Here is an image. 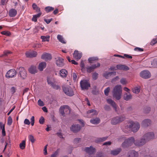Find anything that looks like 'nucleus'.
Masks as SVG:
<instances>
[{
	"mask_svg": "<svg viewBox=\"0 0 157 157\" xmlns=\"http://www.w3.org/2000/svg\"><path fill=\"white\" fill-rule=\"evenodd\" d=\"M28 71L32 74H35L37 72L36 67L34 65L31 66L29 69Z\"/></svg>",
	"mask_w": 157,
	"mask_h": 157,
	"instance_id": "b1692460",
	"label": "nucleus"
},
{
	"mask_svg": "<svg viewBox=\"0 0 157 157\" xmlns=\"http://www.w3.org/2000/svg\"><path fill=\"white\" fill-rule=\"evenodd\" d=\"M85 151L86 152L89 154H91L95 152V149L92 146H90V147H86L85 149Z\"/></svg>",
	"mask_w": 157,
	"mask_h": 157,
	"instance_id": "4be33fe9",
	"label": "nucleus"
},
{
	"mask_svg": "<svg viewBox=\"0 0 157 157\" xmlns=\"http://www.w3.org/2000/svg\"><path fill=\"white\" fill-rule=\"evenodd\" d=\"M16 71L13 69H11L7 72L6 75V76L7 78H11L15 76L16 75Z\"/></svg>",
	"mask_w": 157,
	"mask_h": 157,
	"instance_id": "ddd939ff",
	"label": "nucleus"
},
{
	"mask_svg": "<svg viewBox=\"0 0 157 157\" xmlns=\"http://www.w3.org/2000/svg\"><path fill=\"white\" fill-rule=\"evenodd\" d=\"M24 123L25 124L29 125L30 124V122L29 120L27 119H26L24 121Z\"/></svg>",
	"mask_w": 157,
	"mask_h": 157,
	"instance_id": "4d7b16f0",
	"label": "nucleus"
},
{
	"mask_svg": "<svg viewBox=\"0 0 157 157\" xmlns=\"http://www.w3.org/2000/svg\"><path fill=\"white\" fill-rule=\"evenodd\" d=\"M142 124L144 127L148 126L151 124V121L149 119H145L142 122Z\"/></svg>",
	"mask_w": 157,
	"mask_h": 157,
	"instance_id": "cd10ccee",
	"label": "nucleus"
},
{
	"mask_svg": "<svg viewBox=\"0 0 157 157\" xmlns=\"http://www.w3.org/2000/svg\"><path fill=\"white\" fill-rule=\"evenodd\" d=\"M80 127L78 124H75L72 125L70 128V129L71 131L75 132L80 130Z\"/></svg>",
	"mask_w": 157,
	"mask_h": 157,
	"instance_id": "aec40b11",
	"label": "nucleus"
},
{
	"mask_svg": "<svg viewBox=\"0 0 157 157\" xmlns=\"http://www.w3.org/2000/svg\"><path fill=\"white\" fill-rule=\"evenodd\" d=\"M41 13H40L34 15L32 18V21L34 22L36 21H37V18L40 16Z\"/></svg>",
	"mask_w": 157,
	"mask_h": 157,
	"instance_id": "e433bc0d",
	"label": "nucleus"
},
{
	"mask_svg": "<svg viewBox=\"0 0 157 157\" xmlns=\"http://www.w3.org/2000/svg\"><path fill=\"white\" fill-rule=\"evenodd\" d=\"M116 72H105L103 76L106 78H108L112 74H113L114 75H116Z\"/></svg>",
	"mask_w": 157,
	"mask_h": 157,
	"instance_id": "c756f323",
	"label": "nucleus"
},
{
	"mask_svg": "<svg viewBox=\"0 0 157 157\" xmlns=\"http://www.w3.org/2000/svg\"><path fill=\"white\" fill-rule=\"evenodd\" d=\"M119 79V77L118 76H117L114 78H113L111 80V82H114L118 80Z\"/></svg>",
	"mask_w": 157,
	"mask_h": 157,
	"instance_id": "13d9d810",
	"label": "nucleus"
},
{
	"mask_svg": "<svg viewBox=\"0 0 157 157\" xmlns=\"http://www.w3.org/2000/svg\"><path fill=\"white\" fill-rule=\"evenodd\" d=\"M122 88L120 85H117L113 88L112 94L113 98L117 100H119L121 98L122 94Z\"/></svg>",
	"mask_w": 157,
	"mask_h": 157,
	"instance_id": "f03ea898",
	"label": "nucleus"
},
{
	"mask_svg": "<svg viewBox=\"0 0 157 157\" xmlns=\"http://www.w3.org/2000/svg\"><path fill=\"white\" fill-rule=\"evenodd\" d=\"M140 87H135L132 90V91L133 93L137 94L140 92Z\"/></svg>",
	"mask_w": 157,
	"mask_h": 157,
	"instance_id": "58836bf2",
	"label": "nucleus"
},
{
	"mask_svg": "<svg viewBox=\"0 0 157 157\" xmlns=\"http://www.w3.org/2000/svg\"><path fill=\"white\" fill-rule=\"evenodd\" d=\"M140 125L137 122H133L132 121H130L128 123L127 125L125 127L126 130H124V131L128 132L130 129L134 132H136L139 129Z\"/></svg>",
	"mask_w": 157,
	"mask_h": 157,
	"instance_id": "f257e3e1",
	"label": "nucleus"
},
{
	"mask_svg": "<svg viewBox=\"0 0 157 157\" xmlns=\"http://www.w3.org/2000/svg\"><path fill=\"white\" fill-rule=\"evenodd\" d=\"M17 13V11L15 9H12L10 10L9 14L10 17H14L16 15Z\"/></svg>",
	"mask_w": 157,
	"mask_h": 157,
	"instance_id": "7c9ffc66",
	"label": "nucleus"
},
{
	"mask_svg": "<svg viewBox=\"0 0 157 157\" xmlns=\"http://www.w3.org/2000/svg\"><path fill=\"white\" fill-rule=\"evenodd\" d=\"M25 140H22L21 142L19 144L20 148L22 149H24L25 147Z\"/></svg>",
	"mask_w": 157,
	"mask_h": 157,
	"instance_id": "ea45409f",
	"label": "nucleus"
},
{
	"mask_svg": "<svg viewBox=\"0 0 157 157\" xmlns=\"http://www.w3.org/2000/svg\"><path fill=\"white\" fill-rule=\"evenodd\" d=\"M100 122V120L99 118L96 117L93 118L90 120V122L94 124H98Z\"/></svg>",
	"mask_w": 157,
	"mask_h": 157,
	"instance_id": "bb28decb",
	"label": "nucleus"
},
{
	"mask_svg": "<svg viewBox=\"0 0 157 157\" xmlns=\"http://www.w3.org/2000/svg\"><path fill=\"white\" fill-rule=\"evenodd\" d=\"M32 7L37 12H40V8L37 7V5L36 4H33L32 5Z\"/></svg>",
	"mask_w": 157,
	"mask_h": 157,
	"instance_id": "c03bdc74",
	"label": "nucleus"
},
{
	"mask_svg": "<svg viewBox=\"0 0 157 157\" xmlns=\"http://www.w3.org/2000/svg\"><path fill=\"white\" fill-rule=\"evenodd\" d=\"M109 69L111 70H116L118 69L117 68V66H112L110 67Z\"/></svg>",
	"mask_w": 157,
	"mask_h": 157,
	"instance_id": "0e129e2a",
	"label": "nucleus"
},
{
	"mask_svg": "<svg viewBox=\"0 0 157 157\" xmlns=\"http://www.w3.org/2000/svg\"><path fill=\"white\" fill-rule=\"evenodd\" d=\"M58 155V151H56L53 154H52L51 157H57Z\"/></svg>",
	"mask_w": 157,
	"mask_h": 157,
	"instance_id": "de8ad7c7",
	"label": "nucleus"
},
{
	"mask_svg": "<svg viewBox=\"0 0 157 157\" xmlns=\"http://www.w3.org/2000/svg\"><path fill=\"white\" fill-rule=\"evenodd\" d=\"M56 64L59 67H63L64 65L63 59L60 57H57L56 58Z\"/></svg>",
	"mask_w": 157,
	"mask_h": 157,
	"instance_id": "dca6fc26",
	"label": "nucleus"
},
{
	"mask_svg": "<svg viewBox=\"0 0 157 157\" xmlns=\"http://www.w3.org/2000/svg\"><path fill=\"white\" fill-rule=\"evenodd\" d=\"M117 68L118 69L127 71L129 69V68L127 66L123 65L118 64L117 65Z\"/></svg>",
	"mask_w": 157,
	"mask_h": 157,
	"instance_id": "a878e982",
	"label": "nucleus"
},
{
	"mask_svg": "<svg viewBox=\"0 0 157 157\" xmlns=\"http://www.w3.org/2000/svg\"><path fill=\"white\" fill-rule=\"evenodd\" d=\"M28 138L29 140L32 143H34L35 141V139H34L33 136L31 135H30L29 136Z\"/></svg>",
	"mask_w": 157,
	"mask_h": 157,
	"instance_id": "37998d69",
	"label": "nucleus"
},
{
	"mask_svg": "<svg viewBox=\"0 0 157 157\" xmlns=\"http://www.w3.org/2000/svg\"><path fill=\"white\" fill-rule=\"evenodd\" d=\"M59 111L60 113L63 116L65 114H69L70 112L69 107L67 105L61 106L59 108Z\"/></svg>",
	"mask_w": 157,
	"mask_h": 157,
	"instance_id": "0eeeda50",
	"label": "nucleus"
},
{
	"mask_svg": "<svg viewBox=\"0 0 157 157\" xmlns=\"http://www.w3.org/2000/svg\"><path fill=\"white\" fill-rule=\"evenodd\" d=\"M98 73H94L92 75L93 78L94 80L98 78Z\"/></svg>",
	"mask_w": 157,
	"mask_h": 157,
	"instance_id": "6e6d98bb",
	"label": "nucleus"
},
{
	"mask_svg": "<svg viewBox=\"0 0 157 157\" xmlns=\"http://www.w3.org/2000/svg\"><path fill=\"white\" fill-rule=\"evenodd\" d=\"M1 34L7 36H10V33L8 31H3L1 33Z\"/></svg>",
	"mask_w": 157,
	"mask_h": 157,
	"instance_id": "49530a36",
	"label": "nucleus"
},
{
	"mask_svg": "<svg viewBox=\"0 0 157 157\" xmlns=\"http://www.w3.org/2000/svg\"><path fill=\"white\" fill-rule=\"evenodd\" d=\"M120 82L123 85H126L128 83V82L125 78H123L120 79Z\"/></svg>",
	"mask_w": 157,
	"mask_h": 157,
	"instance_id": "4c0bfd02",
	"label": "nucleus"
},
{
	"mask_svg": "<svg viewBox=\"0 0 157 157\" xmlns=\"http://www.w3.org/2000/svg\"><path fill=\"white\" fill-rule=\"evenodd\" d=\"M72 76L73 79L74 81H76L77 79V75L76 73L75 72H74L72 74Z\"/></svg>",
	"mask_w": 157,
	"mask_h": 157,
	"instance_id": "09e8293b",
	"label": "nucleus"
},
{
	"mask_svg": "<svg viewBox=\"0 0 157 157\" xmlns=\"http://www.w3.org/2000/svg\"><path fill=\"white\" fill-rule=\"evenodd\" d=\"M100 65V64L99 63H98L97 65L96 64H94L91 66L88 67H86V71L87 72L90 73L94 69L99 67Z\"/></svg>",
	"mask_w": 157,
	"mask_h": 157,
	"instance_id": "f3484780",
	"label": "nucleus"
},
{
	"mask_svg": "<svg viewBox=\"0 0 157 157\" xmlns=\"http://www.w3.org/2000/svg\"><path fill=\"white\" fill-rule=\"evenodd\" d=\"M19 75L22 79H24L26 77V72L23 67H20L19 68Z\"/></svg>",
	"mask_w": 157,
	"mask_h": 157,
	"instance_id": "4468645a",
	"label": "nucleus"
},
{
	"mask_svg": "<svg viewBox=\"0 0 157 157\" xmlns=\"http://www.w3.org/2000/svg\"><path fill=\"white\" fill-rule=\"evenodd\" d=\"M40 38L42 39L43 42L48 41L49 40L50 36H41Z\"/></svg>",
	"mask_w": 157,
	"mask_h": 157,
	"instance_id": "f704fd0d",
	"label": "nucleus"
},
{
	"mask_svg": "<svg viewBox=\"0 0 157 157\" xmlns=\"http://www.w3.org/2000/svg\"><path fill=\"white\" fill-rule=\"evenodd\" d=\"M134 50L137 51H142L143 49L142 48H136L134 49Z\"/></svg>",
	"mask_w": 157,
	"mask_h": 157,
	"instance_id": "338daca9",
	"label": "nucleus"
},
{
	"mask_svg": "<svg viewBox=\"0 0 157 157\" xmlns=\"http://www.w3.org/2000/svg\"><path fill=\"white\" fill-rule=\"evenodd\" d=\"M132 153H133V155H132V156L134 155L135 157H136L138 155V153L136 151H132Z\"/></svg>",
	"mask_w": 157,
	"mask_h": 157,
	"instance_id": "774afa93",
	"label": "nucleus"
},
{
	"mask_svg": "<svg viewBox=\"0 0 157 157\" xmlns=\"http://www.w3.org/2000/svg\"><path fill=\"white\" fill-rule=\"evenodd\" d=\"M82 53L77 50H75L73 53V57L76 60L80 59L82 57Z\"/></svg>",
	"mask_w": 157,
	"mask_h": 157,
	"instance_id": "2eb2a0df",
	"label": "nucleus"
},
{
	"mask_svg": "<svg viewBox=\"0 0 157 157\" xmlns=\"http://www.w3.org/2000/svg\"><path fill=\"white\" fill-rule=\"evenodd\" d=\"M121 149L120 148L113 150L111 151V154L113 155H116L118 154L121 151Z\"/></svg>",
	"mask_w": 157,
	"mask_h": 157,
	"instance_id": "2f4dec72",
	"label": "nucleus"
},
{
	"mask_svg": "<svg viewBox=\"0 0 157 157\" xmlns=\"http://www.w3.org/2000/svg\"><path fill=\"white\" fill-rule=\"evenodd\" d=\"M80 85L82 89L88 90L90 86V85L88 80L83 79L80 82Z\"/></svg>",
	"mask_w": 157,
	"mask_h": 157,
	"instance_id": "39448f33",
	"label": "nucleus"
},
{
	"mask_svg": "<svg viewBox=\"0 0 157 157\" xmlns=\"http://www.w3.org/2000/svg\"><path fill=\"white\" fill-rule=\"evenodd\" d=\"M140 75L141 77L145 79L148 78L151 76L150 72L147 70H144L141 71L140 73Z\"/></svg>",
	"mask_w": 157,
	"mask_h": 157,
	"instance_id": "1a4fd4ad",
	"label": "nucleus"
},
{
	"mask_svg": "<svg viewBox=\"0 0 157 157\" xmlns=\"http://www.w3.org/2000/svg\"><path fill=\"white\" fill-rule=\"evenodd\" d=\"M108 103L111 105L115 111H117V105L111 99H108L107 100Z\"/></svg>",
	"mask_w": 157,
	"mask_h": 157,
	"instance_id": "5701e85b",
	"label": "nucleus"
},
{
	"mask_svg": "<svg viewBox=\"0 0 157 157\" xmlns=\"http://www.w3.org/2000/svg\"><path fill=\"white\" fill-rule=\"evenodd\" d=\"M157 66V59H154L151 62V65L150 67H155Z\"/></svg>",
	"mask_w": 157,
	"mask_h": 157,
	"instance_id": "72a5a7b5",
	"label": "nucleus"
},
{
	"mask_svg": "<svg viewBox=\"0 0 157 157\" xmlns=\"http://www.w3.org/2000/svg\"><path fill=\"white\" fill-rule=\"evenodd\" d=\"M38 104L40 106H43L44 105V104L42 101L40 99H39L38 101Z\"/></svg>",
	"mask_w": 157,
	"mask_h": 157,
	"instance_id": "603ef678",
	"label": "nucleus"
},
{
	"mask_svg": "<svg viewBox=\"0 0 157 157\" xmlns=\"http://www.w3.org/2000/svg\"><path fill=\"white\" fill-rule=\"evenodd\" d=\"M57 38L58 40L61 43L63 44L66 43L65 41L61 35H58L57 36Z\"/></svg>",
	"mask_w": 157,
	"mask_h": 157,
	"instance_id": "473e14b6",
	"label": "nucleus"
},
{
	"mask_svg": "<svg viewBox=\"0 0 157 157\" xmlns=\"http://www.w3.org/2000/svg\"><path fill=\"white\" fill-rule=\"evenodd\" d=\"M44 118L42 116H41L40 117V118L39 119V123L40 124H43L44 123Z\"/></svg>",
	"mask_w": 157,
	"mask_h": 157,
	"instance_id": "864d4df0",
	"label": "nucleus"
},
{
	"mask_svg": "<svg viewBox=\"0 0 157 157\" xmlns=\"http://www.w3.org/2000/svg\"><path fill=\"white\" fill-rule=\"evenodd\" d=\"M132 98V95L129 93H125L124 94L123 98L126 101H128L131 99Z\"/></svg>",
	"mask_w": 157,
	"mask_h": 157,
	"instance_id": "393cba45",
	"label": "nucleus"
},
{
	"mask_svg": "<svg viewBox=\"0 0 157 157\" xmlns=\"http://www.w3.org/2000/svg\"><path fill=\"white\" fill-rule=\"evenodd\" d=\"M135 141L134 138L131 137L127 139H126L122 144V147L124 148H125L131 145L133 143H135Z\"/></svg>",
	"mask_w": 157,
	"mask_h": 157,
	"instance_id": "423d86ee",
	"label": "nucleus"
},
{
	"mask_svg": "<svg viewBox=\"0 0 157 157\" xmlns=\"http://www.w3.org/2000/svg\"><path fill=\"white\" fill-rule=\"evenodd\" d=\"M46 64L45 62H42L39 63L38 66V69L40 71H42L45 68Z\"/></svg>",
	"mask_w": 157,
	"mask_h": 157,
	"instance_id": "c85d7f7f",
	"label": "nucleus"
},
{
	"mask_svg": "<svg viewBox=\"0 0 157 157\" xmlns=\"http://www.w3.org/2000/svg\"><path fill=\"white\" fill-rule=\"evenodd\" d=\"M110 88L109 87H108L106 89L104 90V94L105 95L107 96L110 90Z\"/></svg>",
	"mask_w": 157,
	"mask_h": 157,
	"instance_id": "8fccbe9b",
	"label": "nucleus"
},
{
	"mask_svg": "<svg viewBox=\"0 0 157 157\" xmlns=\"http://www.w3.org/2000/svg\"><path fill=\"white\" fill-rule=\"evenodd\" d=\"M98 114V112L95 110L91 109L87 112L85 116L88 118H91Z\"/></svg>",
	"mask_w": 157,
	"mask_h": 157,
	"instance_id": "9d476101",
	"label": "nucleus"
},
{
	"mask_svg": "<svg viewBox=\"0 0 157 157\" xmlns=\"http://www.w3.org/2000/svg\"><path fill=\"white\" fill-rule=\"evenodd\" d=\"M54 9V8L51 6H47L45 8V10L48 13L52 10H53Z\"/></svg>",
	"mask_w": 157,
	"mask_h": 157,
	"instance_id": "79ce46f5",
	"label": "nucleus"
},
{
	"mask_svg": "<svg viewBox=\"0 0 157 157\" xmlns=\"http://www.w3.org/2000/svg\"><path fill=\"white\" fill-rule=\"evenodd\" d=\"M13 120L12 118L10 116H9L7 119V124L9 125H10L12 123Z\"/></svg>",
	"mask_w": 157,
	"mask_h": 157,
	"instance_id": "a18cd8bd",
	"label": "nucleus"
},
{
	"mask_svg": "<svg viewBox=\"0 0 157 157\" xmlns=\"http://www.w3.org/2000/svg\"><path fill=\"white\" fill-rule=\"evenodd\" d=\"M52 19H44V21L47 23L49 24L50 22L52 21Z\"/></svg>",
	"mask_w": 157,
	"mask_h": 157,
	"instance_id": "680f3d73",
	"label": "nucleus"
},
{
	"mask_svg": "<svg viewBox=\"0 0 157 157\" xmlns=\"http://www.w3.org/2000/svg\"><path fill=\"white\" fill-rule=\"evenodd\" d=\"M104 108L105 110L107 111H109L110 109V107L109 105H107L105 106Z\"/></svg>",
	"mask_w": 157,
	"mask_h": 157,
	"instance_id": "69168bd1",
	"label": "nucleus"
},
{
	"mask_svg": "<svg viewBox=\"0 0 157 157\" xmlns=\"http://www.w3.org/2000/svg\"><path fill=\"white\" fill-rule=\"evenodd\" d=\"M81 141L80 139L79 138H75L74 140V143L75 144L79 143Z\"/></svg>",
	"mask_w": 157,
	"mask_h": 157,
	"instance_id": "5fc2aeb1",
	"label": "nucleus"
},
{
	"mask_svg": "<svg viewBox=\"0 0 157 157\" xmlns=\"http://www.w3.org/2000/svg\"><path fill=\"white\" fill-rule=\"evenodd\" d=\"M157 43V38H154L151 42V44L153 45Z\"/></svg>",
	"mask_w": 157,
	"mask_h": 157,
	"instance_id": "3c124183",
	"label": "nucleus"
},
{
	"mask_svg": "<svg viewBox=\"0 0 157 157\" xmlns=\"http://www.w3.org/2000/svg\"><path fill=\"white\" fill-rule=\"evenodd\" d=\"M52 58L51 55L47 53H44L41 56V58L46 61L50 60Z\"/></svg>",
	"mask_w": 157,
	"mask_h": 157,
	"instance_id": "a211bd4d",
	"label": "nucleus"
},
{
	"mask_svg": "<svg viewBox=\"0 0 157 157\" xmlns=\"http://www.w3.org/2000/svg\"><path fill=\"white\" fill-rule=\"evenodd\" d=\"M147 142L146 139L143 136V137L139 140H136L134 144L136 146H140L144 145Z\"/></svg>",
	"mask_w": 157,
	"mask_h": 157,
	"instance_id": "f8f14e48",
	"label": "nucleus"
},
{
	"mask_svg": "<svg viewBox=\"0 0 157 157\" xmlns=\"http://www.w3.org/2000/svg\"><path fill=\"white\" fill-rule=\"evenodd\" d=\"M41 47V45L38 44H34L33 47L34 48H39Z\"/></svg>",
	"mask_w": 157,
	"mask_h": 157,
	"instance_id": "bf43d9fd",
	"label": "nucleus"
},
{
	"mask_svg": "<svg viewBox=\"0 0 157 157\" xmlns=\"http://www.w3.org/2000/svg\"><path fill=\"white\" fill-rule=\"evenodd\" d=\"M63 90L66 94L69 96H72L74 95L73 91L72 88L70 86L63 87Z\"/></svg>",
	"mask_w": 157,
	"mask_h": 157,
	"instance_id": "6e6552de",
	"label": "nucleus"
},
{
	"mask_svg": "<svg viewBox=\"0 0 157 157\" xmlns=\"http://www.w3.org/2000/svg\"><path fill=\"white\" fill-rule=\"evenodd\" d=\"M59 73L61 77L64 78L67 77L68 74V72L65 69H62L59 71Z\"/></svg>",
	"mask_w": 157,
	"mask_h": 157,
	"instance_id": "412c9836",
	"label": "nucleus"
},
{
	"mask_svg": "<svg viewBox=\"0 0 157 157\" xmlns=\"http://www.w3.org/2000/svg\"><path fill=\"white\" fill-rule=\"evenodd\" d=\"M111 144V142L110 141H108L106 142L103 143V145L106 146H109Z\"/></svg>",
	"mask_w": 157,
	"mask_h": 157,
	"instance_id": "052dcab7",
	"label": "nucleus"
},
{
	"mask_svg": "<svg viewBox=\"0 0 157 157\" xmlns=\"http://www.w3.org/2000/svg\"><path fill=\"white\" fill-rule=\"evenodd\" d=\"M147 141L154 138L155 136L154 133L152 132H148L143 136Z\"/></svg>",
	"mask_w": 157,
	"mask_h": 157,
	"instance_id": "9b49d317",
	"label": "nucleus"
},
{
	"mask_svg": "<svg viewBox=\"0 0 157 157\" xmlns=\"http://www.w3.org/2000/svg\"><path fill=\"white\" fill-rule=\"evenodd\" d=\"M47 81L48 84L53 87L54 88L58 89L59 88V86L55 85L56 82V81L55 78L53 76H48L47 78Z\"/></svg>",
	"mask_w": 157,
	"mask_h": 157,
	"instance_id": "7ed1b4c3",
	"label": "nucleus"
},
{
	"mask_svg": "<svg viewBox=\"0 0 157 157\" xmlns=\"http://www.w3.org/2000/svg\"><path fill=\"white\" fill-rule=\"evenodd\" d=\"M2 130V134L3 136L6 135V132L5 131V128L3 127V128L1 129Z\"/></svg>",
	"mask_w": 157,
	"mask_h": 157,
	"instance_id": "e2e57ef3",
	"label": "nucleus"
},
{
	"mask_svg": "<svg viewBox=\"0 0 157 157\" xmlns=\"http://www.w3.org/2000/svg\"><path fill=\"white\" fill-rule=\"evenodd\" d=\"M37 52L34 51H28L26 52L25 55L27 57H36L37 55Z\"/></svg>",
	"mask_w": 157,
	"mask_h": 157,
	"instance_id": "6ab92c4d",
	"label": "nucleus"
},
{
	"mask_svg": "<svg viewBox=\"0 0 157 157\" xmlns=\"http://www.w3.org/2000/svg\"><path fill=\"white\" fill-rule=\"evenodd\" d=\"M125 119V116L122 115L113 118L111 120V122L113 124H116L124 121Z\"/></svg>",
	"mask_w": 157,
	"mask_h": 157,
	"instance_id": "20e7f679",
	"label": "nucleus"
},
{
	"mask_svg": "<svg viewBox=\"0 0 157 157\" xmlns=\"http://www.w3.org/2000/svg\"><path fill=\"white\" fill-rule=\"evenodd\" d=\"M98 59L97 57H92L89 58L88 59L89 62L90 63H94Z\"/></svg>",
	"mask_w": 157,
	"mask_h": 157,
	"instance_id": "c9c22d12",
	"label": "nucleus"
},
{
	"mask_svg": "<svg viewBox=\"0 0 157 157\" xmlns=\"http://www.w3.org/2000/svg\"><path fill=\"white\" fill-rule=\"evenodd\" d=\"M107 137L98 138H97L96 141L97 143L101 142L106 140L107 139Z\"/></svg>",
	"mask_w": 157,
	"mask_h": 157,
	"instance_id": "a19ab883",
	"label": "nucleus"
}]
</instances>
